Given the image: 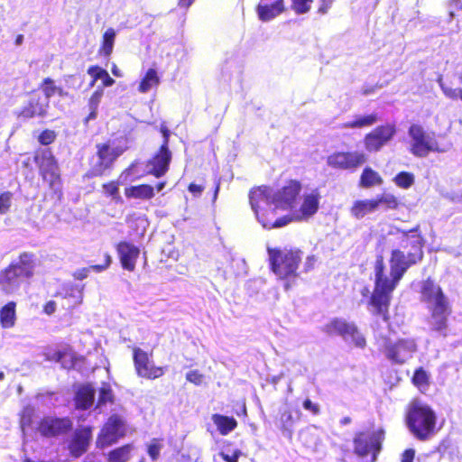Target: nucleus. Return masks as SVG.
Returning <instances> with one entry per match:
<instances>
[{
    "label": "nucleus",
    "instance_id": "obj_26",
    "mask_svg": "<svg viewBox=\"0 0 462 462\" xmlns=\"http://www.w3.org/2000/svg\"><path fill=\"white\" fill-rule=\"evenodd\" d=\"M48 102L45 105L40 103L39 98H31L16 113L18 118L31 119L36 116L44 117L47 115Z\"/></svg>",
    "mask_w": 462,
    "mask_h": 462
},
{
    "label": "nucleus",
    "instance_id": "obj_44",
    "mask_svg": "<svg viewBox=\"0 0 462 462\" xmlns=\"http://www.w3.org/2000/svg\"><path fill=\"white\" fill-rule=\"evenodd\" d=\"M57 133L51 129H44L38 135V142L40 144L47 146L55 142Z\"/></svg>",
    "mask_w": 462,
    "mask_h": 462
},
{
    "label": "nucleus",
    "instance_id": "obj_10",
    "mask_svg": "<svg viewBox=\"0 0 462 462\" xmlns=\"http://www.w3.org/2000/svg\"><path fill=\"white\" fill-rule=\"evenodd\" d=\"M322 331L328 336H340L344 339L351 338L353 344L359 348L366 346V340L356 325L340 318L330 319L323 326Z\"/></svg>",
    "mask_w": 462,
    "mask_h": 462
},
{
    "label": "nucleus",
    "instance_id": "obj_35",
    "mask_svg": "<svg viewBox=\"0 0 462 462\" xmlns=\"http://www.w3.org/2000/svg\"><path fill=\"white\" fill-rule=\"evenodd\" d=\"M411 381L421 393H425L430 385V375L422 366H420L414 370Z\"/></svg>",
    "mask_w": 462,
    "mask_h": 462
},
{
    "label": "nucleus",
    "instance_id": "obj_61",
    "mask_svg": "<svg viewBox=\"0 0 462 462\" xmlns=\"http://www.w3.org/2000/svg\"><path fill=\"white\" fill-rule=\"evenodd\" d=\"M194 0H178V5L181 8H189Z\"/></svg>",
    "mask_w": 462,
    "mask_h": 462
},
{
    "label": "nucleus",
    "instance_id": "obj_45",
    "mask_svg": "<svg viewBox=\"0 0 462 462\" xmlns=\"http://www.w3.org/2000/svg\"><path fill=\"white\" fill-rule=\"evenodd\" d=\"M114 402V394L112 389L107 383H105L99 389L98 404L103 405L107 402L112 403Z\"/></svg>",
    "mask_w": 462,
    "mask_h": 462
},
{
    "label": "nucleus",
    "instance_id": "obj_49",
    "mask_svg": "<svg viewBox=\"0 0 462 462\" xmlns=\"http://www.w3.org/2000/svg\"><path fill=\"white\" fill-rule=\"evenodd\" d=\"M218 455L225 462H238L239 457L242 456V451L236 448L231 455H228L224 451H220Z\"/></svg>",
    "mask_w": 462,
    "mask_h": 462
},
{
    "label": "nucleus",
    "instance_id": "obj_15",
    "mask_svg": "<svg viewBox=\"0 0 462 462\" xmlns=\"http://www.w3.org/2000/svg\"><path fill=\"white\" fill-rule=\"evenodd\" d=\"M409 135L411 138V152L416 157H426L430 152H438V143L434 137L430 136L424 128L413 124L409 128Z\"/></svg>",
    "mask_w": 462,
    "mask_h": 462
},
{
    "label": "nucleus",
    "instance_id": "obj_52",
    "mask_svg": "<svg viewBox=\"0 0 462 462\" xmlns=\"http://www.w3.org/2000/svg\"><path fill=\"white\" fill-rule=\"evenodd\" d=\"M302 405L305 410L310 411L314 415L319 414L320 411L319 406L317 403H313L310 399H305Z\"/></svg>",
    "mask_w": 462,
    "mask_h": 462
},
{
    "label": "nucleus",
    "instance_id": "obj_64",
    "mask_svg": "<svg viewBox=\"0 0 462 462\" xmlns=\"http://www.w3.org/2000/svg\"><path fill=\"white\" fill-rule=\"evenodd\" d=\"M220 189V180H217L215 183L214 194H213V201H215L217 198L218 192Z\"/></svg>",
    "mask_w": 462,
    "mask_h": 462
},
{
    "label": "nucleus",
    "instance_id": "obj_23",
    "mask_svg": "<svg viewBox=\"0 0 462 462\" xmlns=\"http://www.w3.org/2000/svg\"><path fill=\"white\" fill-rule=\"evenodd\" d=\"M91 437L90 428L76 430L69 444V454L73 458H79L88 451Z\"/></svg>",
    "mask_w": 462,
    "mask_h": 462
},
{
    "label": "nucleus",
    "instance_id": "obj_13",
    "mask_svg": "<svg viewBox=\"0 0 462 462\" xmlns=\"http://www.w3.org/2000/svg\"><path fill=\"white\" fill-rule=\"evenodd\" d=\"M152 353L148 354L140 347H133V361L136 374L147 380H155L162 377L166 367L158 366L151 360Z\"/></svg>",
    "mask_w": 462,
    "mask_h": 462
},
{
    "label": "nucleus",
    "instance_id": "obj_39",
    "mask_svg": "<svg viewBox=\"0 0 462 462\" xmlns=\"http://www.w3.org/2000/svg\"><path fill=\"white\" fill-rule=\"evenodd\" d=\"M375 202H377V208L380 205H383L385 209H397L401 202L399 199L391 193H382L374 198Z\"/></svg>",
    "mask_w": 462,
    "mask_h": 462
},
{
    "label": "nucleus",
    "instance_id": "obj_12",
    "mask_svg": "<svg viewBox=\"0 0 462 462\" xmlns=\"http://www.w3.org/2000/svg\"><path fill=\"white\" fill-rule=\"evenodd\" d=\"M44 355L46 360L60 363L66 370H80L86 360L85 356L77 355L69 343H62L56 348L49 347Z\"/></svg>",
    "mask_w": 462,
    "mask_h": 462
},
{
    "label": "nucleus",
    "instance_id": "obj_50",
    "mask_svg": "<svg viewBox=\"0 0 462 462\" xmlns=\"http://www.w3.org/2000/svg\"><path fill=\"white\" fill-rule=\"evenodd\" d=\"M160 133L162 134L163 140L160 147H164V149H170L169 148V143H170V136H171V131L167 127L166 124L163 122L160 125Z\"/></svg>",
    "mask_w": 462,
    "mask_h": 462
},
{
    "label": "nucleus",
    "instance_id": "obj_1",
    "mask_svg": "<svg viewBox=\"0 0 462 462\" xmlns=\"http://www.w3.org/2000/svg\"><path fill=\"white\" fill-rule=\"evenodd\" d=\"M419 230V226L403 232L401 247L390 253L389 271L384 258L379 254L374 263V289L367 300V309L374 317L384 322L390 321V305L393 292L407 271L420 263L424 257V239L420 234H410Z\"/></svg>",
    "mask_w": 462,
    "mask_h": 462
},
{
    "label": "nucleus",
    "instance_id": "obj_18",
    "mask_svg": "<svg viewBox=\"0 0 462 462\" xmlns=\"http://www.w3.org/2000/svg\"><path fill=\"white\" fill-rule=\"evenodd\" d=\"M396 134V128L393 124H385L374 128L364 137V145L367 152H378Z\"/></svg>",
    "mask_w": 462,
    "mask_h": 462
},
{
    "label": "nucleus",
    "instance_id": "obj_41",
    "mask_svg": "<svg viewBox=\"0 0 462 462\" xmlns=\"http://www.w3.org/2000/svg\"><path fill=\"white\" fill-rule=\"evenodd\" d=\"M313 2L314 0H291V9L298 15L306 14L311 10Z\"/></svg>",
    "mask_w": 462,
    "mask_h": 462
},
{
    "label": "nucleus",
    "instance_id": "obj_25",
    "mask_svg": "<svg viewBox=\"0 0 462 462\" xmlns=\"http://www.w3.org/2000/svg\"><path fill=\"white\" fill-rule=\"evenodd\" d=\"M95 400V389L89 383L78 387L74 396V405L77 410L86 411L89 409Z\"/></svg>",
    "mask_w": 462,
    "mask_h": 462
},
{
    "label": "nucleus",
    "instance_id": "obj_51",
    "mask_svg": "<svg viewBox=\"0 0 462 462\" xmlns=\"http://www.w3.org/2000/svg\"><path fill=\"white\" fill-rule=\"evenodd\" d=\"M334 2L335 0H319L317 14L319 15H324L328 14L329 9L332 7Z\"/></svg>",
    "mask_w": 462,
    "mask_h": 462
},
{
    "label": "nucleus",
    "instance_id": "obj_14",
    "mask_svg": "<svg viewBox=\"0 0 462 462\" xmlns=\"http://www.w3.org/2000/svg\"><path fill=\"white\" fill-rule=\"evenodd\" d=\"M367 161L366 155L358 151H336L327 157L332 169L354 171Z\"/></svg>",
    "mask_w": 462,
    "mask_h": 462
},
{
    "label": "nucleus",
    "instance_id": "obj_31",
    "mask_svg": "<svg viewBox=\"0 0 462 462\" xmlns=\"http://www.w3.org/2000/svg\"><path fill=\"white\" fill-rule=\"evenodd\" d=\"M116 31L114 28H108L105 31L102 35L101 44L98 49V55L108 59L113 53L115 41H116Z\"/></svg>",
    "mask_w": 462,
    "mask_h": 462
},
{
    "label": "nucleus",
    "instance_id": "obj_54",
    "mask_svg": "<svg viewBox=\"0 0 462 462\" xmlns=\"http://www.w3.org/2000/svg\"><path fill=\"white\" fill-rule=\"evenodd\" d=\"M415 450L413 448L405 449L401 455V462H413Z\"/></svg>",
    "mask_w": 462,
    "mask_h": 462
},
{
    "label": "nucleus",
    "instance_id": "obj_8",
    "mask_svg": "<svg viewBox=\"0 0 462 462\" xmlns=\"http://www.w3.org/2000/svg\"><path fill=\"white\" fill-rule=\"evenodd\" d=\"M385 430L383 428L365 429L356 431L353 437V453L360 457H369L375 462L383 449Z\"/></svg>",
    "mask_w": 462,
    "mask_h": 462
},
{
    "label": "nucleus",
    "instance_id": "obj_7",
    "mask_svg": "<svg viewBox=\"0 0 462 462\" xmlns=\"http://www.w3.org/2000/svg\"><path fill=\"white\" fill-rule=\"evenodd\" d=\"M33 162L38 168L39 176L48 188L61 195L62 178L57 158L50 148L38 149L33 152Z\"/></svg>",
    "mask_w": 462,
    "mask_h": 462
},
{
    "label": "nucleus",
    "instance_id": "obj_6",
    "mask_svg": "<svg viewBox=\"0 0 462 462\" xmlns=\"http://www.w3.org/2000/svg\"><path fill=\"white\" fill-rule=\"evenodd\" d=\"M270 270L281 280L298 277V269L302 260V251L299 248L268 247Z\"/></svg>",
    "mask_w": 462,
    "mask_h": 462
},
{
    "label": "nucleus",
    "instance_id": "obj_29",
    "mask_svg": "<svg viewBox=\"0 0 462 462\" xmlns=\"http://www.w3.org/2000/svg\"><path fill=\"white\" fill-rule=\"evenodd\" d=\"M134 446L133 443H126L110 450L106 455L107 462H128L132 456Z\"/></svg>",
    "mask_w": 462,
    "mask_h": 462
},
{
    "label": "nucleus",
    "instance_id": "obj_60",
    "mask_svg": "<svg viewBox=\"0 0 462 462\" xmlns=\"http://www.w3.org/2000/svg\"><path fill=\"white\" fill-rule=\"evenodd\" d=\"M96 117H97V107H96V106H93L90 113L85 118V123L87 124L89 120H94Z\"/></svg>",
    "mask_w": 462,
    "mask_h": 462
},
{
    "label": "nucleus",
    "instance_id": "obj_43",
    "mask_svg": "<svg viewBox=\"0 0 462 462\" xmlns=\"http://www.w3.org/2000/svg\"><path fill=\"white\" fill-rule=\"evenodd\" d=\"M14 193L9 190L0 192V214H7L12 207Z\"/></svg>",
    "mask_w": 462,
    "mask_h": 462
},
{
    "label": "nucleus",
    "instance_id": "obj_57",
    "mask_svg": "<svg viewBox=\"0 0 462 462\" xmlns=\"http://www.w3.org/2000/svg\"><path fill=\"white\" fill-rule=\"evenodd\" d=\"M461 91V88H446L444 89V94L451 99H457L459 98Z\"/></svg>",
    "mask_w": 462,
    "mask_h": 462
},
{
    "label": "nucleus",
    "instance_id": "obj_48",
    "mask_svg": "<svg viewBox=\"0 0 462 462\" xmlns=\"http://www.w3.org/2000/svg\"><path fill=\"white\" fill-rule=\"evenodd\" d=\"M186 380L195 385H200L204 381V375L199 370H191L186 374Z\"/></svg>",
    "mask_w": 462,
    "mask_h": 462
},
{
    "label": "nucleus",
    "instance_id": "obj_20",
    "mask_svg": "<svg viewBox=\"0 0 462 462\" xmlns=\"http://www.w3.org/2000/svg\"><path fill=\"white\" fill-rule=\"evenodd\" d=\"M171 152L170 149L159 147L156 152L146 162V174L155 178H161L169 171L171 162Z\"/></svg>",
    "mask_w": 462,
    "mask_h": 462
},
{
    "label": "nucleus",
    "instance_id": "obj_34",
    "mask_svg": "<svg viewBox=\"0 0 462 462\" xmlns=\"http://www.w3.org/2000/svg\"><path fill=\"white\" fill-rule=\"evenodd\" d=\"M161 82L160 77L155 69L150 68L146 70L138 85L140 93H147L152 88H156Z\"/></svg>",
    "mask_w": 462,
    "mask_h": 462
},
{
    "label": "nucleus",
    "instance_id": "obj_36",
    "mask_svg": "<svg viewBox=\"0 0 462 462\" xmlns=\"http://www.w3.org/2000/svg\"><path fill=\"white\" fill-rule=\"evenodd\" d=\"M111 263H112L111 255L108 253H105L103 263L93 264L89 267H84V268L79 269L76 272H74L73 277L76 280L82 281L88 277L90 270H93L97 273L103 272L110 266Z\"/></svg>",
    "mask_w": 462,
    "mask_h": 462
},
{
    "label": "nucleus",
    "instance_id": "obj_55",
    "mask_svg": "<svg viewBox=\"0 0 462 462\" xmlns=\"http://www.w3.org/2000/svg\"><path fill=\"white\" fill-rule=\"evenodd\" d=\"M188 190L194 196L199 197L204 190V186L191 182L188 186Z\"/></svg>",
    "mask_w": 462,
    "mask_h": 462
},
{
    "label": "nucleus",
    "instance_id": "obj_59",
    "mask_svg": "<svg viewBox=\"0 0 462 462\" xmlns=\"http://www.w3.org/2000/svg\"><path fill=\"white\" fill-rule=\"evenodd\" d=\"M102 96V92L101 91H95L90 99H89V102H90V105L91 106L93 107V106H96V107H97V104L100 100V97Z\"/></svg>",
    "mask_w": 462,
    "mask_h": 462
},
{
    "label": "nucleus",
    "instance_id": "obj_37",
    "mask_svg": "<svg viewBox=\"0 0 462 462\" xmlns=\"http://www.w3.org/2000/svg\"><path fill=\"white\" fill-rule=\"evenodd\" d=\"M125 196L127 198L151 199L154 197V189L149 184H139L126 189Z\"/></svg>",
    "mask_w": 462,
    "mask_h": 462
},
{
    "label": "nucleus",
    "instance_id": "obj_28",
    "mask_svg": "<svg viewBox=\"0 0 462 462\" xmlns=\"http://www.w3.org/2000/svg\"><path fill=\"white\" fill-rule=\"evenodd\" d=\"M16 321V302L8 301L0 308V325L3 328H11Z\"/></svg>",
    "mask_w": 462,
    "mask_h": 462
},
{
    "label": "nucleus",
    "instance_id": "obj_2",
    "mask_svg": "<svg viewBox=\"0 0 462 462\" xmlns=\"http://www.w3.org/2000/svg\"><path fill=\"white\" fill-rule=\"evenodd\" d=\"M302 183L299 180L289 179L271 196L274 205L282 210H288L295 221H306L312 217L319 208L320 194L317 189L305 193L299 206Z\"/></svg>",
    "mask_w": 462,
    "mask_h": 462
},
{
    "label": "nucleus",
    "instance_id": "obj_32",
    "mask_svg": "<svg viewBox=\"0 0 462 462\" xmlns=\"http://www.w3.org/2000/svg\"><path fill=\"white\" fill-rule=\"evenodd\" d=\"M383 183V180L376 171L368 166L363 170L359 179L360 187L369 189L374 186H380Z\"/></svg>",
    "mask_w": 462,
    "mask_h": 462
},
{
    "label": "nucleus",
    "instance_id": "obj_58",
    "mask_svg": "<svg viewBox=\"0 0 462 462\" xmlns=\"http://www.w3.org/2000/svg\"><path fill=\"white\" fill-rule=\"evenodd\" d=\"M317 262V257L314 254H310L306 258L304 263V270L305 272H309L314 268V265Z\"/></svg>",
    "mask_w": 462,
    "mask_h": 462
},
{
    "label": "nucleus",
    "instance_id": "obj_40",
    "mask_svg": "<svg viewBox=\"0 0 462 462\" xmlns=\"http://www.w3.org/2000/svg\"><path fill=\"white\" fill-rule=\"evenodd\" d=\"M415 181L414 174L409 171H400L393 178L395 185L401 189H407L411 188Z\"/></svg>",
    "mask_w": 462,
    "mask_h": 462
},
{
    "label": "nucleus",
    "instance_id": "obj_27",
    "mask_svg": "<svg viewBox=\"0 0 462 462\" xmlns=\"http://www.w3.org/2000/svg\"><path fill=\"white\" fill-rule=\"evenodd\" d=\"M377 209V202L374 199H357L354 201L350 208V214L356 219H361L367 214L373 213Z\"/></svg>",
    "mask_w": 462,
    "mask_h": 462
},
{
    "label": "nucleus",
    "instance_id": "obj_17",
    "mask_svg": "<svg viewBox=\"0 0 462 462\" xmlns=\"http://www.w3.org/2000/svg\"><path fill=\"white\" fill-rule=\"evenodd\" d=\"M417 350L416 343L411 338H399L395 342H388L384 346L385 356L393 364L402 365Z\"/></svg>",
    "mask_w": 462,
    "mask_h": 462
},
{
    "label": "nucleus",
    "instance_id": "obj_53",
    "mask_svg": "<svg viewBox=\"0 0 462 462\" xmlns=\"http://www.w3.org/2000/svg\"><path fill=\"white\" fill-rule=\"evenodd\" d=\"M32 413H33V411L32 409H25L23 411L22 418H21L22 426H30L31 425Z\"/></svg>",
    "mask_w": 462,
    "mask_h": 462
},
{
    "label": "nucleus",
    "instance_id": "obj_38",
    "mask_svg": "<svg viewBox=\"0 0 462 462\" xmlns=\"http://www.w3.org/2000/svg\"><path fill=\"white\" fill-rule=\"evenodd\" d=\"M378 121V116L375 113L365 115V116H357L354 120L348 121L343 124L344 128H364L373 125Z\"/></svg>",
    "mask_w": 462,
    "mask_h": 462
},
{
    "label": "nucleus",
    "instance_id": "obj_9",
    "mask_svg": "<svg viewBox=\"0 0 462 462\" xmlns=\"http://www.w3.org/2000/svg\"><path fill=\"white\" fill-rule=\"evenodd\" d=\"M126 147L116 145L108 139L96 144L97 161L90 164L87 172L89 178L105 176L113 169L116 161L125 152Z\"/></svg>",
    "mask_w": 462,
    "mask_h": 462
},
{
    "label": "nucleus",
    "instance_id": "obj_62",
    "mask_svg": "<svg viewBox=\"0 0 462 462\" xmlns=\"http://www.w3.org/2000/svg\"><path fill=\"white\" fill-rule=\"evenodd\" d=\"M55 95H58L59 97H68V92L63 89V88L56 86L55 88Z\"/></svg>",
    "mask_w": 462,
    "mask_h": 462
},
{
    "label": "nucleus",
    "instance_id": "obj_63",
    "mask_svg": "<svg viewBox=\"0 0 462 462\" xmlns=\"http://www.w3.org/2000/svg\"><path fill=\"white\" fill-rule=\"evenodd\" d=\"M112 74L117 78L123 77V73L121 70L117 68L116 64H113L111 68Z\"/></svg>",
    "mask_w": 462,
    "mask_h": 462
},
{
    "label": "nucleus",
    "instance_id": "obj_21",
    "mask_svg": "<svg viewBox=\"0 0 462 462\" xmlns=\"http://www.w3.org/2000/svg\"><path fill=\"white\" fill-rule=\"evenodd\" d=\"M116 250L122 268L128 272H134L140 254L139 247L131 242L120 241L116 244Z\"/></svg>",
    "mask_w": 462,
    "mask_h": 462
},
{
    "label": "nucleus",
    "instance_id": "obj_30",
    "mask_svg": "<svg viewBox=\"0 0 462 462\" xmlns=\"http://www.w3.org/2000/svg\"><path fill=\"white\" fill-rule=\"evenodd\" d=\"M212 420L222 436L227 435L237 427V421L234 417L213 414Z\"/></svg>",
    "mask_w": 462,
    "mask_h": 462
},
{
    "label": "nucleus",
    "instance_id": "obj_33",
    "mask_svg": "<svg viewBox=\"0 0 462 462\" xmlns=\"http://www.w3.org/2000/svg\"><path fill=\"white\" fill-rule=\"evenodd\" d=\"M87 72L92 78L90 87H93L98 79H102L104 87H111L115 84V79L109 76L108 72L97 65L89 66Z\"/></svg>",
    "mask_w": 462,
    "mask_h": 462
},
{
    "label": "nucleus",
    "instance_id": "obj_11",
    "mask_svg": "<svg viewBox=\"0 0 462 462\" xmlns=\"http://www.w3.org/2000/svg\"><path fill=\"white\" fill-rule=\"evenodd\" d=\"M126 435L125 421L118 414H112L97 434L96 446L105 448L116 444Z\"/></svg>",
    "mask_w": 462,
    "mask_h": 462
},
{
    "label": "nucleus",
    "instance_id": "obj_4",
    "mask_svg": "<svg viewBox=\"0 0 462 462\" xmlns=\"http://www.w3.org/2000/svg\"><path fill=\"white\" fill-rule=\"evenodd\" d=\"M250 205L261 225L268 230L280 228L295 221L291 216L277 217V209L271 196V189L267 186L254 188L249 193Z\"/></svg>",
    "mask_w": 462,
    "mask_h": 462
},
{
    "label": "nucleus",
    "instance_id": "obj_24",
    "mask_svg": "<svg viewBox=\"0 0 462 462\" xmlns=\"http://www.w3.org/2000/svg\"><path fill=\"white\" fill-rule=\"evenodd\" d=\"M287 10L285 0H260L256 6L259 20L268 22Z\"/></svg>",
    "mask_w": 462,
    "mask_h": 462
},
{
    "label": "nucleus",
    "instance_id": "obj_3",
    "mask_svg": "<svg viewBox=\"0 0 462 462\" xmlns=\"http://www.w3.org/2000/svg\"><path fill=\"white\" fill-rule=\"evenodd\" d=\"M36 256L32 252H22L16 261L0 270V291L6 296L16 294L25 284L30 285L34 277Z\"/></svg>",
    "mask_w": 462,
    "mask_h": 462
},
{
    "label": "nucleus",
    "instance_id": "obj_42",
    "mask_svg": "<svg viewBox=\"0 0 462 462\" xmlns=\"http://www.w3.org/2000/svg\"><path fill=\"white\" fill-rule=\"evenodd\" d=\"M39 88L43 93L45 98L49 100L55 95V81L50 77L44 78L40 83Z\"/></svg>",
    "mask_w": 462,
    "mask_h": 462
},
{
    "label": "nucleus",
    "instance_id": "obj_56",
    "mask_svg": "<svg viewBox=\"0 0 462 462\" xmlns=\"http://www.w3.org/2000/svg\"><path fill=\"white\" fill-rule=\"evenodd\" d=\"M57 304L54 300H49L43 305V312L47 315H51L56 311Z\"/></svg>",
    "mask_w": 462,
    "mask_h": 462
},
{
    "label": "nucleus",
    "instance_id": "obj_5",
    "mask_svg": "<svg viewBox=\"0 0 462 462\" xmlns=\"http://www.w3.org/2000/svg\"><path fill=\"white\" fill-rule=\"evenodd\" d=\"M405 423L418 440L425 441L436 432L437 414L429 404L413 398L406 408Z\"/></svg>",
    "mask_w": 462,
    "mask_h": 462
},
{
    "label": "nucleus",
    "instance_id": "obj_46",
    "mask_svg": "<svg viewBox=\"0 0 462 462\" xmlns=\"http://www.w3.org/2000/svg\"><path fill=\"white\" fill-rule=\"evenodd\" d=\"M162 449L161 439H152L151 443L148 445L147 452L152 461H156L160 457Z\"/></svg>",
    "mask_w": 462,
    "mask_h": 462
},
{
    "label": "nucleus",
    "instance_id": "obj_47",
    "mask_svg": "<svg viewBox=\"0 0 462 462\" xmlns=\"http://www.w3.org/2000/svg\"><path fill=\"white\" fill-rule=\"evenodd\" d=\"M102 188L106 196L112 197L114 199L119 198L118 182H116L115 180H111V181L104 183L102 185Z\"/></svg>",
    "mask_w": 462,
    "mask_h": 462
},
{
    "label": "nucleus",
    "instance_id": "obj_22",
    "mask_svg": "<svg viewBox=\"0 0 462 462\" xmlns=\"http://www.w3.org/2000/svg\"><path fill=\"white\" fill-rule=\"evenodd\" d=\"M420 293L421 301L426 303L427 307L448 301L442 288L430 277L421 282Z\"/></svg>",
    "mask_w": 462,
    "mask_h": 462
},
{
    "label": "nucleus",
    "instance_id": "obj_19",
    "mask_svg": "<svg viewBox=\"0 0 462 462\" xmlns=\"http://www.w3.org/2000/svg\"><path fill=\"white\" fill-rule=\"evenodd\" d=\"M430 312V329L443 337H447L448 317L452 313V307L448 301L433 304L427 307Z\"/></svg>",
    "mask_w": 462,
    "mask_h": 462
},
{
    "label": "nucleus",
    "instance_id": "obj_16",
    "mask_svg": "<svg viewBox=\"0 0 462 462\" xmlns=\"http://www.w3.org/2000/svg\"><path fill=\"white\" fill-rule=\"evenodd\" d=\"M73 427L69 417L44 416L36 426V431L44 438H57L68 434Z\"/></svg>",
    "mask_w": 462,
    "mask_h": 462
}]
</instances>
